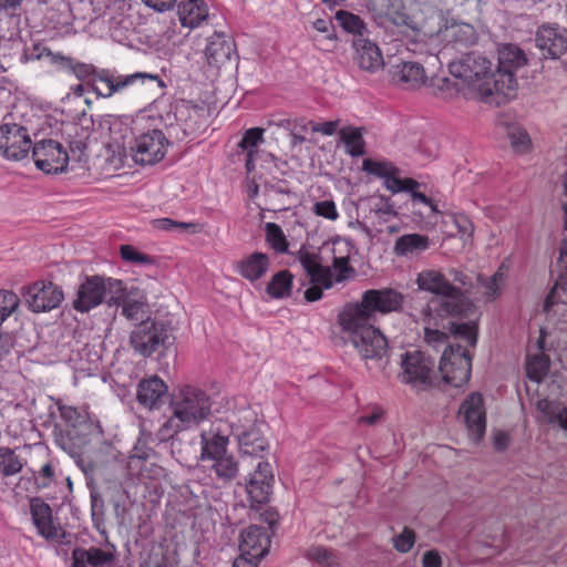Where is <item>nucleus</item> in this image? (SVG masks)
Returning <instances> with one entry per match:
<instances>
[{
    "instance_id": "36",
    "label": "nucleus",
    "mask_w": 567,
    "mask_h": 567,
    "mask_svg": "<svg viewBox=\"0 0 567 567\" xmlns=\"http://www.w3.org/2000/svg\"><path fill=\"white\" fill-rule=\"evenodd\" d=\"M430 247V239L421 234H406L399 237L394 244V252L398 256H414Z\"/></svg>"
},
{
    "instance_id": "37",
    "label": "nucleus",
    "mask_w": 567,
    "mask_h": 567,
    "mask_svg": "<svg viewBox=\"0 0 567 567\" xmlns=\"http://www.w3.org/2000/svg\"><path fill=\"white\" fill-rule=\"evenodd\" d=\"M338 135L344 144L347 154L352 157H360L365 154V142L361 127L344 126L339 130Z\"/></svg>"
},
{
    "instance_id": "10",
    "label": "nucleus",
    "mask_w": 567,
    "mask_h": 567,
    "mask_svg": "<svg viewBox=\"0 0 567 567\" xmlns=\"http://www.w3.org/2000/svg\"><path fill=\"white\" fill-rule=\"evenodd\" d=\"M401 372L399 378L403 383L423 388L431 385L434 373V361L419 350L401 354Z\"/></svg>"
},
{
    "instance_id": "22",
    "label": "nucleus",
    "mask_w": 567,
    "mask_h": 567,
    "mask_svg": "<svg viewBox=\"0 0 567 567\" xmlns=\"http://www.w3.org/2000/svg\"><path fill=\"white\" fill-rule=\"evenodd\" d=\"M352 47L354 49L353 60L361 70L373 73L383 68L384 60L375 43L364 37H358L353 38Z\"/></svg>"
},
{
    "instance_id": "26",
    "label": "nucleus",
    "mask_w": 567,
    "mask_h": 567,
    "mask_svg": "<svg viewBox=\"0 0 567 567\" xmlns=\"http://www.w3.org/2000/svg\"><path fill=\"white\" fill-rule=\"evenodd\" d=\"M298 260L309 276L310 284H321L324 289L333 286L331 268L322 266L317 254L300 249Z\"/></svg>"
},
{
    "instance_id": "47",
    "label": "nucleus",
    "mask_w": 567,
    "mask_h": 567,
    "mask_svg": "<svg viewBox=\"0 0 567 567\" xmlns=\"http://www.w3.org/2000/svg\"><path fill=\"white\" fill-rule=\"evenodd\" d=\"M265 130L260 127H252L247 130L240 142L238 148L244 153H256L258 154V146L264 142Z\"/></svg>"
},
{
    "instance_id": "55",
    "label": "nucleus",
    "mask_w": 567,
    "mask_h": 567,
    "mask_svg": "<svg viewBox=\"0 0 567 567\" xmlns=\"http://www.w3.org/2000/svg\"><path fill=\"white\" fill-rule=\"evenodd\" d=\"M427 326L424 329V339L429 346H432L434 349H439L440 347L444 346L447 341V334L445 332L440 331L439 329H432L430 328V323L424 321ZM431 324H434L432 321ZM435 324H437V320L435 321Z\"/></svg>"
},
{
    "instance_id": "21",
    "label": "nucleus",
    "mask_w": 567,
    "mask_h": 567,
    "mask_svg": "<svg viewBox=\"0 0 567 567\" xmlns=\"http://www.w3.org/2000/svg\"><path fill=\"white\" fill-rule=\"evenodd\" d=\"M270 547V537L267 528L251 525L240 534L239 550L245 557L261 559Z\"/></svg>"
},
{
    "instance_id": "28",
    "label": "nucleus",
    "mask_w": 567,
    "mask_h": 567,
    "mask_svg": "<svg viewBox=\"0 0 567 567\" xmlns=\"http://www.w3.org/2000/svg\"><path fill=\"white\" fill-rule=\"evenodd\" d=\"M111 549L103 550L97 547L89 549L75 548L72 551V567H104L110 566L115 560V546L110 545Z\"/></svg>"
},
{
    "instance_id": "8",
    "label": "nucleus",
    "mask_w": 567,
    "mask_h": 567,
    "mask_svg": "<svg viewBox=\"0 0 567 567\" xmlns=\"http://www.w3.org/2000/svg\"><path fill=\"white\" fill-rule=\"evenodd\" d=\"M439 370L446 383L455 388L465 384L472 370V358L467 347L449 344L442 354Z\"/></svg>"
},
{
    "instance_id": "27",
    "label": "nucleus",
    "mask_w": 567,
    "mask_h": 567,
    "mask_svg": "<svg viewBox=\"0 0 567 567\" xmlns=\"http://www.w3.org/2000/svg\"><path fill=\"white\" fill-rule=\"evenodd\" d=\"M557 278L544 302V311L549 312L551 307L561 302L567 303V250L560 249L556 262Z\"/></svg>"
},
{
    "instance_id": "54",
    "label": "nucleus",
    "mask_w": 567,
    "mask_h": 567,
    "mask_svg": "<svg viewBox=\"0 0 567 567\" xmlns=\"http://www.w3.org/2000/svg\"><path fill=\"white\" fill-rule=\"evenodd\" d=\"M312 212L317 216L323 217L329 220H336L339 217L336 204L333 200L330 199L316 202L312 206Z\"/></svg>"
},
{
    "instance_id": "43",
    "label": "nucleus",
    "mask_w": 567,
    "mask_h": 567,
    "mask_svg": "<svg viewBox=\"0 0 567 567\" xmlns=\"http://www.w3.org/2000/svg\"><path fill=\"white\" fill-rule=\"evenodd\" d=\"M336 19L344 31L353 34V38L364 37L365 24L359 16L340 10L337 12Z\"/></svg>"
},
{
    "instance_id": "9",
    "label": "nucleus",
    "mask_w": 567,
    "mask_h": 567,
    "mask_svg": "<svg viewBox=\"0 0 567 567\" xmlns=\"http://www.w3.org/2000/svg\"><path fill=\"white\" fill-rule=\"evenodd\" d=\"M121 290V280L104 279L99 276L87 277L78 289L73 307L80 312H87L101 305L106 296Z\"/></svg>"
},
{
    "instance_id": "50",
    "label": "nucleus",
    "mask_w": 567,
    "mask_h": 567,
    "mask_svg": "<svg viewBox=\"0 0 567 567\" xmlns=\"http://www.w3.org/2000/svg\"><path fill=\"white\" fill-rule=\"evenodd\" d=\"M371 212L383 221H389L398 215L391 198L385 196H379L372 200Z\"/></svg>"
},
{
    "instance_id": "2",
    "label": "nucleus",
    "mask_w": 567,
    "mask_h": 567,
    "mask_svg": "<svg viewBox=\"0 0 567 567\" xmlns=\"http://www.w3.org/2000/svg\"><path fill=\"white\" fill-rule=\"evenodd\" d=\"M416 285L420 290L439 298L432 299L422 310L423 320L435 323L436 319L463 318L474 310L468 297L462 296L460 288L451 284L449 278L439 270L425 269L417 274Z\"/></svg>"
},
{
    "instance_id": "15",
    "label": "nucleus",
    "mask_w": 567,
    "mask_h": 567,
    "mask_svg": "<svg viewBox=\"0 0 567 567\" xmlns=\"http://www.w3.org/2000/svg\"><path fill=\"white\" fill-rule=\"evenodd\" d=\"M363 307L364 305L361 301L348 303L339 313V324L350 342L375 328L374 317Z\"/></svg>"
},
{
    "instance_id": "49",
    "label": "nucleus",
    "mask_w": 567,
    "mask_h": 567,
    "mask_svg": "<svg viewBox=\"0 0 567 567\" xmlns=\"http://www.w3.org/2000/svg\"><path fill=\"white\" fill-rule=\"evenodd\" d=\"M431 86L433 87L434 94L442 99L453 97L460 91L458 83L446 76L433 78Z\"/></svg>"
},
{
    "instance_id": "61",
    "label": "nucleus",
    "mask_w": 567,
    "mask_h": 567,
    "mask_svg": "<svg viewBox=\"0 0 567 567\" xmlns=\"http://www.w3.org/2000/svg\"><path fill=\"white\" fill-rule=\"evenodd\" d=\"M54 476H55L54 468H53L52 464L50 462L45 463L41 467V470L39 472V476L35 478L38 487H40V488L49 487L50 484L53 482Z\"/></svg>"
},
{
    "instance_id": "41",
    "label": "nucleus",
    "mask_w": 567,
    "mask_h": 567,
    "mask_svg": "<svg viewBox=\"0 0 567 567\" xmlns=\"http://www.w3.org/2000/svg\"><path fill=\"white\" fill-rule=\"evenodd\" d=\"M362 169L383 181L393 174H400V169L390 161L363 159Z\"/></svg>"
},
{
    "instance_id": "38",
    "label": "nucleus",
    "mask_w": 567,
    "mask_h": 567,
    "mask_svg": "<svg viewBox=\"0 0 567 567\" xmlns=\"http://www.w3.org/2000/svg\"><path fill=\"white\" fill-rule=\"evenodd\" d=\"M212 470L217 478L227 483L233 481L238 474V462L231 454H226L220 458L213 461Z\"/></svg>"
},
{
    "instance_id": "60",
    "label": "nucleus",
    "mask_w": 567,
    "mask_h": 567,
    "mask_svg": "<svg viewBox=\"0 0 567 567\" xmlns=\"http://www.w3.org/2000/svg\"><path fill=\"white\" fill-rule=\"evenodd\" d=\"M308 124L311 125L312 132L321 133L322 135H326V136H332L333 134L338 133L340 130L339 128L340 120L327 121L323 123H315V122L310 121Z\"/></svg>"
},
{
    "instance_id": "42",
    "label": "nucleus",
    "mask_w": 567,
    "mask_h": 567,
    "mask_svg": "<svg viewBox=\"0 0 567 567\" xmlns=\"http://www.w3.org/2000/svg\"><path fill=\"white\" fill-rule=\"evenodd\" d=\"M23 461L9 447H0V472L3 476H12L21 472Z\"/></svg>"
},
{
    "instance_id": "19",
    "label": "nucleus",
    "mask_w": 567,
    "mask_h": 567,
    "mask_svg": "<svg viewBox=\"0 0 567 567\" xmlns=\"http://www.w3.org/2000/svg\"><path fill=\"white\" fill-rule=\"evenodd\" d=\"M361 302L375 318L377 313H389L402 309L404 296L391 288L370 289L363 292Z\"/></svg>"
},
{
    "instance_id": "12",
    "label": "nucleus",
    "mask_w": 567,
    "mask_h": 567,
    "mask_svg": "<svg viewBox=\"0 0 567 567\" xmlns=\"http://www.w3.org/2000/svg\"><path fill=\"white\" fill-rule=\"evenodd\" d=\"M32 157L35 166L47 174H58L66 169L69 155L56 141L42 140L33 145Z\"/></svg>"
},
{
    "instance_id": "3",
    "label": "nucleus",
    "mask_w": 567,
    "mask_h": 567,
    "mask_svg": "<svg viewBox=\"0 0 567 567\" xmlns=\"http://www.w3.org/2000/svg\"><path fill=\"white\" fill-rule=\"evenodd\" d=\"M169 406L173 414L159 429L163 440L171 439L179 431L196 426L206 420L212 413V399L198 386L184 385L174 391Z\"/></svg>"
},
{
    "instance_id": "44",
    "label": "nucleus",
    "mask_w": 567,
    "mask_h": 567,
    "mask_svg": "<svg viewBox=\"0 0 567 567\" xmlns=\"http://www.w3.org/2000/svg\"><path fill=\"white\" fill-rule=\"evenodd\" d=\"M306 557L317 563L318 565L322 567H338L339 566V558L337 554L327 547L323 546H312L310 547L307 553Z\"/></svg>"
},
{
    "instance_id": "23",
    "label": "nucleus",
    "mask_w": 567,
    "mask_h": 567,
    "mask_svg": "<svg viewBox=\"0 0 567 567\" xmlns=\"http://www.w3.org/2000/svg\"><path fill=\"white\" fill-rule=\"evenodd\" d=\"M168 388L157 375L140 381L137 385V401L143 406L153 410L163 405L167 399Z\"/></svg>"
},
{
    "instance_id": "33",
    "label": "nucleus",
    "mask_w": 567,
    "mask_h": 567,
    "mask_svg": "<svg viewBox=\"0 0 567 567\" xmlns=\"http://www.w3.org/2000/svg\"><path fill=\"white\" fill-rule=\"evenodd\" d=\"M354 249L353 244L350 240H336L333 243V252H343L344 255H334L332 261V268L337 271L336 281L342 282L350 276L354 275V268L349 265L350 254Z\"/></svg>"
},
{
    "instance_id": "53",
    "label": "nucleus",
    "mask_w": 567,
    "mask_h": 567,
    "mask_svg": "<svg viewBox=\"0 0 567 567\" xmlns=\"http://www.w3.org/2000/svg\"><path fill=\"white\" fill-rule=\"evenodd\" d=\"M508 137L513 148L518 153H525L529 148L530 138L526 131L519 127H512L508 131Z\"/></svg>"
},
{
    "instance_id": "29",
    "label": "nucleus",
    "mask_w": 567,
    "mask_h": 567,
    "mask_svg": "<svg viewBox=\"0 0 567 567\" xmlns=\"http://www.w3.org/2000/svg\"><path fill=\"white\" fill-rule=\"evenodd\" d=\"M234 52V41L223 34L216 33L209 38L205 55L209 65L220 68L230 60Z\"/></svg>"
},
{
    "instance_id": "32",
    "label": "nucleus",
    "mask_w": 567,
    "mask_h": 567,
    "mask_svg": "<svg viewBox=\"0 0 567 567\" xmlns=\"http://www.w3.org/2000/svg\"><path fill=\"white\" fill-rule=\"evenodd\" d=\"M177 14L183 27L194 29L206 20L208 9L203 0H181Z\"/></svg>"
},
{
    "instance_id": "7",
    "label": "nucleus",
    "mask_w": 567,
    "mask_h": 567,
    "mask_svg": "<svg viewBox=\"0 0 567 567\" xmlns=\"http://www.w3.org/2000/svg\"><path fill=\"white\" fill-rule=\"evenodd\" d=\"M450 71L453 76L462 79L464 82L468 83L473 87V90L477 91L480 99L489 104L501 105L505 103L504 96L494 95L495 100H486L481 90V84H485L489 82L493 84L492 75V62L487 60L485 56L478 54H468L458 63H452L450 65Z\"/></svg>"
},
{
    "instance_id": "24",
    "label": "nucleus",
    "mask_w": 567,
    "mask_h": 567,
    "mask_svg": "<svg viewBox=\"0 0 567 567\" xmlns=\"http://www.w3.org/2000/svg\"><path fill=\"white\" fill-rule=\"evenodd\" d=\"M392 81L403 89H417L426 81L424 68L419 62L401 61L390 69Z\"/></svg>"
},
{
    "instance_id": "34",
    "label": "nucleus",
    "mask_w": 567,
    "mask_h": 567,
    "mask_svg": "<svg viewBox=\"0 0 567 567\" xmlns=\"http://www.w3.org/2000/svg\"><path fill=\"white\" fill-rule=\"evenodd\" d=\"M110 305H116L122 307V315L128 320H138L140 312L144 307V301L142 299H136L133 297L132 292H128L123 282L121 281V290L118 292H114L110 298Z\"/></svg>"
},
{
    "instance_id": "51",
    "label": "nucleus",
    "mask_w": 567,
    "mask_h": 567,
    "mask_svg": "<svg viewBox=\"0 0 567 567\" xmlns=\"http://www.w3.org/2000/svg\"><path fill=\"white\" fill-rule=\"evenodd\" d=\"M18 296L8 290H0V324L18 308Z\"/></svg>"
},
{
    "instance_id": "39",
    "label": "nucleus",
    "mask_w": 567,
    "mask_h": 567,
    "mask_svg": "<svg viewBox=\"0 0 567 567\" xmlns=\"http://www.w3.org/2000/svg\"><path fill=\"white\" fill-rule=\"evenodd\" d=\"M292 276L288 270H281L274 275L267 286V292L272 298L288 297L291 290Z\"/></svg>"
},
{
    "instance_id": "31",
    "label": "nucleus",
    "mask_w": 567,
    "mask_h": 567,
    "mask_svg": "<svg viewBox=\"0 0 567 567\" xmlns=\"http://www.w3.org/2000/svg\"><path fill=\"white\" fill-rule=\"evenodd\" d=\"M30 511L39 534L47 539H55L58 530L52 522L50 506L40 498H33L30 503Z\"/></svg>"
},
{
    "instance_id": "5",
    "label": "nucleus",
    "mask_w": 567,
    "mask_h": 567,
    "mask_svg": "<svg viewBox=\"0 0 567 567\" xmlns=\"http://www.w3.org/2000/svg\"><path fill=\"white\" fill-rule=\"evenodd\" d=\"M75 78L84 82L97 96L111 97L115 93L123 91L137 83L144 84L145 81L156 82L159 87H164L163 80L157 74L136 72L133 74H114L109 69H99L93 64L73 61L70 70Z\"/></svg>"
},
{
    "instance_id": "52",
    "label": "nucleus",
    "mask_w": 567,
    "mask_h": 567,
    "mask_svg": "<svg viewBox=\"0 0 567 567\" xmlns=\"http://www.w3.org/2000/svg\"><path fill=\"white\" fill-rule=\"evenodd\" d=\"M154 227L159 230L165 231H190L195 233L197 229V224L194 223H184L176 221L171 218H161L154 220Z\"/></svg>"
},
{
    "instance_id": "1",
    "label": "nucleus",
    "mask_w": 567,
    "mask_h": 567,
    "mask_svg": "<svg viewBox=\"0 0 567 567\" xmlns=\"http://www.w3.org/2000/svg\"><path fill=\"white\" fill-rule=\"evenodd\" d=\"M262 425V422L258 421L256 412L251 409L241 410L229 423L240 453L259 458L246 485L252 507L266 504L269 501L274 483L271 465L262 461L269 450V443L261 432Z\"/></svg>"
},
{
    "instance_id": "48",
    "label": "nucleus",
    "mask_w": 567,
    "mask_h": 567,
    "mask_svg": "<svg viewBox=\"0 0 567 567\" xmlns=\"http://www.w3.org/2000/svg\"><path fill=\"white\" fill-rule=\"evenodd\" d=\"M549 370V360L545 354H536L528 359L526 372L530 380L539 382Z\"/></svg>"
},
{
    "instance_id": "13",
    "label": "nucleus",
    "mask_w": 567,
    "mask_h": 567,
    "mask_svg": "<svg viewBox=\"0 0 567 567\" xmlns=\"http://www.w3.org/2000/svg\"><path fill=\"white\" fill-rule=\"evenodd\" d=\"M32 147L28 130L18 124L0 126V154L10 161L25 158Z\"/></svg>"
},
{
    "instance_id": "58",
    "label": "nucleus",
    "mask_w": 567,
    "mask_h": 567,
    "mask_svg": "<svg viewBox=\"0 0 567 567\" xmlns=\"http://www.w3.org/2000/svg\"><path fill=\"white\" fill-rule=\"evenodd\" d=\"M450 282L455 285L461 290V295L467 297L470 293V287L472 286L471 278L461 270H450Z\"/></svg>"
},
{
    "instance_id": "30",
    "label": "nucleus",
    "mask_w": 567,
    "mask_h": 567,
    "mask_svg": "<svg viewBox=\"0 0 567 567\" xmlns=\"http://www.w3.org/2000/svg\"><path fill=\"white\" fill-rule=\"evenodd\" d=\"M270 261L264 252H252L235 264V271L249 281H256L268 271Z\"/></svg>"
},
{
    "instance_id": "11",
    "label": "nucleus",
    "mask_w": 567,
    "mask_h": 567,
    "mask_svg": "<svg viewBox=\"0 0 567 567\" xmlns=\"http://www.w3.org/2000/svg\"><path fill=\"white\" fill-rule=\"evenodd\" d=\"M368 369L373 367L384 370L388 360H383L388 352V340L383 333L373 328L351 341Z\"/></svg>"
},
{
    "instance_id": "20",
    "label": "nucleus",
    "mask_w": 567,
    "mask_h": 567,
    "mask_svg": "<svg viewBox=\"0 0 567 567\" xmlns=\"http://www.w3.org/2000/svg\"><path fill=\"white\" fill-rule=\"evenodd\" d=\"M229 424L223 420L214 422L208 431L200 434L202 439V460L215 461L228 454V435L227 429Z\"/></svg>"
},
{
    "instance_id": "45",
    "label": "nucleus",
    "mask_w": 567,
    "mask_h": 567,
    "mask_svg": "<svg viewBox=\"0 0 567 567\" xmlns=\"http://www.w3.org/2000/svg\"><path fill=\"white\" fill-rule=\"evenodd\" d=\"M266 240L269 246L277 252L284 254L288 251V240L281 227L276 223H267L265 225Z\"/></svg>"
},
{
    "instance_id": "35",
    "label": "nucleus",
    "mask_w": 567,
    "mask_h": 567,
    "mask_svg": "<svg viewBox=\"0 0 567 567\" xmlns=\"http://www.w3.org/2000/svg\"><path fill=\"white\" fill-rule=\"evenodd\" d=\"M536 408L540 413L542 421L558 424L567 431V406L556 401L542 399L537 401Z\"/></svg>"
},
{
    "instance_id": "64",
    "label": "nucleus",
    "mask_w": 567,
    "mask_h": 567,
    "mask_svg": "<svg viewBox=\"0 0 567 567\" xmlns=\"http://www.w3.org/2000/svg\"><path fill=\"white\" fill-rule=\"evenodd\" d=\"M305 131H307V124L303 123L302 121L299 122L296 120L293 122V126L290 131V138H291L292 146L300 145L306 141V138L302 134Z\"/></svg>"
},
{
    "instance_id": "17",
    "label": "nucleus",
    "mask_w": 567,
    "mask_h": 567,
    "mask_svg": "<svg viewBox=\"0 0 567 567\" xmlns=\"http://www.w3.org/2000/svg\"><path fill=\"white\" fill-rule=\"evenodd\" d=\"M24 299L32 311L45 312L60 306L63 292L53 282L38 281L27 289Z\"/></svg>"
},
{
    "instance_id": "46",
    "label": "nucleus",
    "mask_w": 567,
    "mask_h": 567,
    "mask_svg": "<svg viewBox=\"0 0 567 567\" xmlns=\"http://www.w3.org/2000/svg\"><path fill=\"white\" fill-rule=\"evenodd\" d=\"M451 333L464 341L467 346L474 348L477 342V324L474 321L468 322H452L450 327Z\"/></svg>"
},
{
    "instance_id": "18",
    "label": "nucleus",
    "mask_w": 567,
    "mask_h": 567,
    "mask_svg": "<svg viewBox=\"0 0 567 567\" xmlns=\"http://www.w3.org/2000/svg\"><path fill=\"white\" fill-rule=\"evenodd\" d=\"M58 410L61 420L68 427H71L76 435L87 436L102 433L99 421L91 416L86 408H76L58 402Z\"/></svg>"
},
{
    "instance_id": "6",
    "label": "nucleus",
    "mask_w": 567,
    "mask_h": 567,
    "mask_svg": "<svg viewBox=\"0 0 567 567\" xmlns=\"http://www.w3.org/2000/svg\"><path fill=\"white\" fill-rule=\"evenodd\" d=\"M526 53L516 44H504L498 49V66L493 78V84H481L486 100H495L494 95L504 96L505 102L514 95L517 89L515 72L527 64Z\"/></svg>"
},
{
    "instance_id": "62",
    "label": "nucleus",
    "mask_w": 567,
    "mask_h": 567,
    "mask_svg": "<svg viewBox=\"0 0 567 567\" xmlns=\"http://www.w3.org/2000/svg\"><path fill=\"white\" fill-rule=\"evenodd\" d=\"M103 509H104V503H103L102 497L99 494L91 493L92 519L97 528L102 520Z\"/></svg>"
},
{
    "instance_id": "59",
    "label": "nucleus",
    "mask_w": 567,
    "mask_h": 567,
    "mask_svg": "<svg viewBox=\"0 0 567 567\" xmlns=\"http://www.w3.org/2000/svg\"><path fill=\"white\" fill-rule=\"evenodd\" d=\"M414 542V532L405 527L403 532L394 538V548L400 553H408L413 547Z\"/></svg>"
},
{
    "instance_id": "16",
    "label": "nucleus",
    "mask_w": 567,
    "mask_h": 567,
    "mask_svg": "<svg viewBox=\"0 0 567 567\" xmlns=\"http://www.w3.org/2000/svg\"><path fill=\"white\" fill-rule=\"evenodd\" d=\"M458 415L465 424L470 437L477 443L486 430V413L484 400L481 393L474 392L462 402Z\"/></svg>"
},
{
    "instance_id": "56",
    "label": "nucleus",
    "mask_w": 567,
    "mask_h": 567,
    "mask_svg": "<svg viewBox=\"0 0 567 567\" xmlns=\"http://www.w3.org/2000/svg\"><path fill=\"white\" fill-rule=\"evenodd\" d=\"M120 251L121 257L125 261L144 265L152 262V258L148 255L140 252L136 248H134L131 245H122Z\"/></svg>"
},
{
    "instance_id": "63",
    "label": "nucleus",
    "mask_w": 567,
    "mask_h": 567,
    "mask_svg": "<svg viewBox=\"0 0 567 567\" xmlns=\"http://www.w3.org/2000/svg\"><path fill=\"white\" fill-rule=\"evenodd\" d=\"M391 20L398 27H403L412 31H416L419 29L416 21L404 12H393L391 14Z\"/></svg>"
},
{
    "instance_id": "4",
    "label": "nucleus",
    "mask_w": 567,
    "mask_h": 567,
    "mask_svg": "<svg viewBox=\"0 0 567 567\" xmlns=\"http://www.w3.org/2000/svg\"><path fill=\"white\" fill-rule=\"evenodd\" d=\"M112 134L114 143L122 148L123 154L140 165H154L161 162L169 145L168 138L161 130L141 132L136 122L134 126L121 123L112 128Z\"/></svg>"
},
{
    "instance_id": "40",
    "label": "nucleus",
    "mask_w": 567,
    "mask_h": 567,
    "mask_svg": "<svg viewBox=\"0 0 567 567\" xmlns=\"http://www.w3.org/2000/svg\"><path fill=\"white\" fill-rule=\"evenodd\" d=\"M504 274L498 269L492 277L477 276V286L487 300H493L501 295Z\"/></svg>"
},
{
    "instance_id": "14",
    "label": "nucleus",
    "mask_w": 567,
    "mask_h": 567,
    "mask_svg": "<svg viewBox=\"0 0 567 567\" xmlns=\"http://www.w3.org/2000/svg\"><path fill=\"white\" fill-rule=\"evenodd\" d=\"M168 340L167 330L154 321H142L131 333L130 343L133 349L144 357L154 353Z\"/></svg>"
},
{
    "instance_id": "25",
    "label": "nucleus",
    "mask_w": 567,
    "mask_h": 567,
    "mask_svg": "<svg viewBox=\"0 0 567 567\" xmlns=\"http://www.w3.org/2000/svg\"><path fill=\"white\" fill-rule=\"evenodd\" d=\"M536 44L546 58L556 59L567 51V33L553 27H542L536 35Z\"/></svg>"
},
{
    "instance_id": "57",
    "label": "nucleus",
    "mask_w": 567,
    "mask_h": 567,
    "mask_svg": "<svg viewBox=\"0 0 567 567\" xmlns=\"http://www.w3.org/2000/svg\"><path fill=\"white\" fill-rule=\"evenodd\" d=\"M51 50L42 43H34L31 48H27L21 56L22 62H29L41 59H49Z\"/></svg>"
}]
</instances>
